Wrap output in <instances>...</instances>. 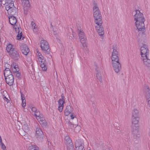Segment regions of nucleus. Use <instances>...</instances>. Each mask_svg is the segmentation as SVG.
<instances>
[{"label":"nucleus","mask_w":150,"mask_h":150,"mask_svg":"<svg viewBox=\"0 0 150 150\" xmlns=\"http://www.w3.org/2000/svg\"><path fill=\"white\" fill-rule=\"evenodd\" d=\"M6 9L11 15L14 14L16 12V8L14 6L13 0H5Z\"/></svg>","instance_id":"obj_4"},{"label":"nucleus","mask_w":150,"mask_h":150,"mask_svg":"<svg viewBox=\"0 0 150 150\" xmlns=\"http://www.w3.org/2000/svg\"><path fill=\"white\" fill-rule=\"evenodd\" d=\"M24 38V37H22V40L23 39V38Z\"/></svg>","instance_id":"obj_57"},{"label":"nucleus","mask_w":150,"mask_h":150,"mask_svg":"<svg viewBox=\"0 0 150 150\" xmlns=\"http://www.w3.org/2000/svg\"><path fill=\"white\" fill-rule=\"evenodd\" d=\"M63 107H58V110H59V112H61L63 109Z\"/></svg>","instance_id":"obj_47"},{"label":"nucleus","mask_w":150,"mask_h":150,"mask_svg":"<svg viewBox=\"0 0 150 150\" xmlns=\"http://www.w3.org/2000/svg\"><path fill=\"white\" fill-rule=\"evenodd\" d=\"M23 6L30 7V4L29 0H21Z\"/></svg>","instance_id":"obj_22"},{"label":"nucleus","mask_w":150,"mask_h":150,"mask_svg":"<svg viewBox=\"0 0 150 150\" xmlns=\"http://www.w3.org/2000/svg\"><path fill=\"white\" fill-rule=\"evenodd\" d=\"M50 25H51L52 27V28L53 26H52V23H51Z\"/></svg>","instance_id":"obj_56"},{"label":"nucleus","mask_w":150,"mask_h":150,"mask_svg":"<svg viewBox=\"0 0 150 150\" xmlns=\"http://www.w3.org/2000/svg\"><path fill=\"white\" fill-rule=\"evenodd\" d=\"M6 83L9 86L12 85L14 82V77L13 75H11L5 77Z\"/></svg>","instance_id":"obj_15"},{"label":"nucleus","mask_w":150,"mask_h":150,"mask_svg":"<svg viewBox=\"0 0 150 150\" xmlns=\"http://www.w3.org/2000/svg\"><path fill=\"white\" fill-rule=\"evenodd\" d=\"M40 47L44 52L46 54H49L50 53L49 46L48 42L45 40H42L40 41Z\"/></svg>","instance_id":"obj_5"},{"label":"nucleus","mask_w":150,"mask_h":150,"mask_svg":"<svg viewBox=\"0 0 150 150\" xmlns=\"http://www.w3.org/2000/svg\"><path fill=\"white\" fill-rule=\"evenodd\" d=\"M139 117L136 118L132 117V132L133 136L136 138L139 137L140 136L139 127L138 126L135 125H138L139 123Z\"/></svg>","instance_id":"obj_2"},{"label":"nucleus","mask_w":150,"mask_h":150,"mask_svg":"<svg viewBox=\"0 0 150 150\" xmlns=\"http://www.w3.org/2000/svg\"><path fill=\"white\" fill-rule=\"evenodd\" d=\"M42 55L41 53L38 52V51H37L36 52V55L37 56Z\"/></svg>","instance_id":"obj_48"},{"label":"nucleus","mask_w":150,"mask_h":150,"mask_svg":"<svg viewBox=\"0 0 150 150\" xmlns=\"http://www.w3.org/2000/svg\"><path fill=\"white\" fill-rule=\"evenodd\" d=\"M40 123L43 127H46L47 126V122L45 120L41 121H40Z\"/></svg>","instance_id":"obj_28"},{"label":"nucleus","mask_w":150,"mask_h":150,"mask_svg":"<svg viewBox=\"0 0 150 150\" xmlns=\"http://www.w3.org/2000/svg\"><path fill=\"white\" fill-rule=\"evenodd\" d=\"M22 53L25 55H27L29 52L28 47L26 45H23L21 47Z\"/></svg>","instance_id":"obj_16"},{"label":"nucleus","mask_w":150,"mask_h":150,"mask_svg":"<svg viewBox=\"0 0 150 150\" xmlns=\"http://www.w3.org/2000/svg\"><path fill=\"white\" fill-rule=\"evenodd\" d=\"M2 142V140L1 137L0 136V142Z\"/></svg>","instance_id":"obj_53"},{"label":"nucleus","mask_w":150,"mask_h":150,"mask_svg":"<svg viewBox=\"0 0 150 150\" xmlns=\"http://www.w3.org/2000/svg\"><path fill=\"white\" fill-rule=\"evenodd\" d=\"M132 117L136 118L139 117V112L137 110L134 109L132 111Z\"/></svg>","instance_id":"obj_23"},{"label":"nucleus","mask_w":150,"mask_h":150,"mask_svg":"<svg viewBox=\"0 0 150 150\" xmlns=\"http://www.w3.org/2000/svg\"><path fill=\"white\" fill-rule=\"evenodd\" d=\"M37 57L38 60L39 59H41V58L44 57L42 55L37 56Z\"/></svg>","instance_id":"obj_45"},{"label":"nucleus","mask_w":150,"mask_h":150,"mask_svg":"<svg viewBox=\"0 0 150 150\" xmlns=\"http://www.w3.org/2000/svg\"><path fill=\"white\" fill-rule=\"evenodd\" d=\"M20 93H21V100H22L23 99H25V98L24 97V95L23 94V93H22L21 92H20Z\"/></svg>","instance_id":"obj_42"},{"label":"nucleus","mask_w":150,"mask_h":150,"mask_svg":"<svg viewBox=\"0 0 150 150\" xmlns=\"http://www.w3.org/2000/svg\"><path fill=\"white\" fill-rule=\"evenodd\" d=\"M18 67V65H17L15 63H13L11 65V67L12 69H13V68H17Z\"/></svg>","instance_id":"obj_33"},{"label":"nucleus","mask_w":150,"mask_h":150,"mask_svg":"<svg viewBox=\"0 0 150 150\" xmlns=\"http://www.w3.org/2000/svg\"><path fill=\"white\" fill-rule=\"evenodd\" d=\"M37 119L38 120L39 122H40V121H43V120H45V118L43 117H41V116H40L38 118L37 117Z\"/></svg>","instance_id":"obj_37"},{"label":"nucleus","mask_w":150,"mask_h":150,"mask_svg":"<svg viewBox=\"0 0 150 150\" xmlns=\"http://www.w3.org/2000/svg\"><path fill=\"white\" fill-rule=\"evenodd\" d=\"M15 50V49L13 48V46L11 44H9L6 47L7 51V52L9 53V54Z\"/></svg>","instance_id":"obj_21"},{"label":"nucleus","mask_w":150,"mask_h":150,"mask_svg":"<svg viewBox=\"0 0 150 150\" xmlns=\"http://www.w3.org/2000/svg\"><path fill=\"white\" fill-rule=\"evenodd\" d=\"M15 75H16V77L18 78H20L21 76V74L19 72V71L15 73Z\"/></svg>","instance_id":"obj_40"},{"label":"nucleus","mask_w":150,"mask_h":150,"mask_svg":"<svg viewBox=\"0 0 150 150\" xmlns=\"http://www.w3.org/2000/svg\"><path fill=\"white\" fill-rule=\"evenodd\" d=\"M64 103L65 102H64V101H63L62 99H59L58 101V107H63Z\"/></svg>","instance_id":"obj_27"},{"label":"nucleus","mask_w":150,"mask_h":150,"mask_svg":"<svg viewBox=\"0 0 150 150\" xmlns=\"http://www.w3.org/2000/svg\"><path fill=\"white\" fill-rule=\"evenodd\" d=\"M95 69L96 71L97 72H98L99 71V67H98V66L96 64H95Z\"/></svg>","instance_id":"obj_39"},{"label":"nucleus","mask_w":150,"mask_h":150,"mask_svg":"<svg viewBox=\"0 0 150 150\" xmlns=\"http://www.w3.org/2000/svg\"><path fill=\"white\" fill-rule=\"evenodd\" d=\"M96 76L100 82L102 81V77L100 73L99 72H97L96 73Z\"/></svg>","instance_id":"obj_25"},{"label":"nucleus","mask_w":150,"mask_h":150,"mask_svg":"<svg viewBox=\"0 0 150 150\" xmlns=\"http://www.w3.org/2000/svg\"><path fill=\"white\" fill-rule=\"evenodd\" d=\"M0 145L2 149L4 150L6 149V147L5 145L2 143V142H0Z\"/></svg>","instance_id":"obj_36"},{"label":"nucleus","mask_w":150,"mask_h":150,"mask_svg":"<svg viewBox=\"0 0 150 150\" xmlns=\"http://www.w3.org/2000/svg\"><path fill=\"white\" fill-rule=\"evenodd\" d=\"M112 49H113L111 56L112 62L119 61V53L117 50L116 45H113Z\"/></svg>","instance_id":"obj_6"},{"label":"nucleus","mask_w":150,"mask_h":150,"mask_svg":"<svg viewBox=\"0 0 150 150\" xmlns=\"http://www.w3.org/2000/svg\"><path fill=\"white\" fill-rule=\"evenodd\" d=\"M65 139L66 141L69 142V143L71 142V140L68 136H66L65 137Z\"/></svg>","instance_id":"obj_38"},{"label":"nucleus","mask_w":150,"mask_h":150,"mask_svg":"<svg viewBox=\"0 0 150 150\" xmlns=\"http://www.w3.org/2000/svg\"><path fill=\"white\" fill-rule=\"evenodd\" d=\"M79 39H80V42L83 47L86 46V38L85 34L83 31H79L78 33Z\"/></svg>","instance_id":"obj_10"},{"label":"nucleus","mask_w":150,"mask_h":150,"mask_svg":"<svg viewBox=\"0 0 150 150\" xmlns=\"http://www.w3.org/2000/svg\"><path fill=\"white\" fill-rule=\"evenodd\" d=\"M29 150H38L36 148H32V149H29Z\"/></svg>","instance_id":"obj_51"},{"label":"nucleus","mask_w":150,"mask_h":150,"mask_svg":"<svg viewBox=\"0 0 150 150\" xmlns=\"http://www.w3.org/2000/svg\"><path fill=\"white\" fill-rule=\"evenodd\" d=\"M10 55L14 60H18L20 58V52L15 49L10 53Z\"/></svg>","instance_id":"obj_12"},{"label":"nucleus","mask_w":150,"mask_h":150,"mask_svg":"<svg viewBox=\"0 0 150 150\" xmlns=\"http://www.w3.org/2000/svg\"><path fill=\"white\" fill-rule=\"evenodd\" d=\"M18 34L16 36V38L17 40H20L22 36V32H20L19 30V28H18Z\"/></svg>","instance_id":"obj_26"},{"label":"nucleus","mask_w":150,"mask_h":150,"mask_svg":"<svg viewBox=\"0 0 150 150\" xmlns=\"http://www.w3.org/2000/svg\"><path fill=\"white\" fill-rule=\"evenodd\" d=\"M102 21L101 23H99V21L97 23H95L97 25L96 27V30L99 35L100 36H102L104 34V29L102 25Z\"/></svg>","instance_id":"obj_9"},{"label":"nucleus","mask_w":150,"mask_h":150,"mask_svg":"<svg viewBox=\"0 0 150 150\" xmlns=\"http://www.w3.org/2000/svg\"><path fill=\"white\" fill-rule=\"evenodd\" d=\"M32 28L34 32L37 33L38 31V29L37 27H35L36 25L35 23L33 21H32L31 23Z\"/></svg>","instance_id":"obj_24"},{"label":"nucleus","mask_w":150,"mask_h":150,"mask_svg":"<svg viewBox=\"0 0 150 150\" xmlns=\"http://www.w3.org/2000/svg\"><path fill=\"white\" fill-rule=\"evenodd\" d=\"M93 16L94 18L95 23H97L99 21V23H101L102 16L100 10L97 4L94 1L93 3Z\"/></svg>","instance_id":"obj_3"},{"label":"nucleus","mask_w":150,"mask_h":150,"mask_svg":"<svg viewBox=\"0 0 150 150\" xmlns=\"http://www.w3.org/2000/svg\"><path fill=\"white\" fill-rule=\"evenodd\" d=\"M11 71L8 68H6L4 71V77H7L11 75H13Z\"/></svg>","instance_id":"obj_20"},{"label":"nucleus","mask_w":150,"mask_h":150,"mask_svg":"<svg viewBox=\"0 0 150 150\" xmlns=\"http://www.w3.org/2000/svg\"><path fill=\"white\" fill-rule=\"evenodd\" d=\"M147 91L146 93V99H148V98L150 97V90H149L148 87L147 88Z\"/></svg>","instance_id":"obj_30"},{"label":"nucleus","mask_w":150,"mask_h":150,"mask_svg":"<svg viewBox=\"0 0 150 150\" xmlns=\"http://www.w3.org/2000/svg\"><path fill=\"white\" fill-rule=\"evenodd\" d=\"M32 111L35 113L38 110L35 107H32L31 108Z\"/></svg>","instance_id":"obj_41"},{"label":"nucleus","mask_w":150,"mask_h":150,"mask_svg":"<svg viewBox=\"0 0 150 150\" xmlns=\"http://www.w3.org/2000/svg\"><path fill=\"white\" fill-rule=\"evenodd\" d=\"M69 126L71 127L72 126H73V125H72V124L71 123H69Z\"/></svg>","instance_id":"obj_52"},{"label":"nucleus","mask_w":150,"mask_h":150,"mask_svg":"<svg viewBox=\"0 0 150 150\" xmlns=\"http://www.w3.org/2000/svg\"><path fill=\"white\" fill-rule=\"evenodd\" d=\"M132 14H134V18L137 29L139 31H144L145 30L144 22L145 19L143 14L139 10H136L133 11Z\"/></svg>","instance_id":"obj_1"},{"label":"nucleus","mask_w":150,"mask_h":150,"mask_svg":"<svg viewBox=\"0 0 150 150\" xmlns=\"http://www.w3.org/2000/svg\"><path fill=\"white\" fill-rule=\"evenodd\" d=\"M35 136L39 141L42 142L43 141L44 137L43 132L39 127L36 128Z\"/></svg>","instance_id":"obj_7"},{"label":"nucleus","mask_w":150,"mask_h":150,"mask_svg":"<svg viewBox=\"0 0 150 150\" xmlns=\"http://www.w3.org/2000/svg\"><path fill=\"white\" fill-rule=\"evenodd\" d=\"M148 56L142 57L144 64L147 67L150 66V59L148 58Z\"/></svg>","instance_id":"obj_17"},{"label":"nucleus","mask_w":150,"mask_h":150,"mask_svg":"<svg viewBox=\"0 0 150 150\" xmlns=\"http://www.w3.org/2000/svg\"><path fill=\"white\" fill-rule=\"evenodd\" d=\"M113 69L116 73L119 72L121 69V65L119 61L112 62Z\"/></svg>","instance_id":"obj_13"},{"label":"nucleus","mask_w":150,"mask_h":150,"mask_svg":"<svg viewBox=\"0 0 150 150\" xmlns=\"http://www.w3.org/2000/svg\"><path fill=\"white\" fill-rule=\"evenodd\" d=\"M24 6V13L25 15H27L28 13V8L30 7L26 6Z\"/></svg>","instance_id":"obj_31"},{"label":"nucleus","mask_w":150,"mask_h":150,"mask_svg":"<svg viewBox=\"0 0 150 150\" xmlns=\"http://www.w3.org/2000/svg\"><path fill=\"white\" fill-rule=\"evenodd\" d=\"M71 118L72 119H73L75 117V115L73 113H71L70 115Z\"/></svg>","instance_id":"obj_43"},{"label":"nucleus","mask_w":150,"mask_h":150,"mask_svg":"<svg viewBox=\"0 0 150 150\" xmlns=\"http://www.w3.org/2000/svg\"><path fill=\"white\" fill-rule=\"evenodd\" d=\"M4 100L7 103L8 102L9 100L5 96L4 98Z\"/></svg>","instance_id":"obj_49"},{"label":"nucleus","mask_w":150,"mask_h":150,"mask_svg":"<svg viewBox=\"0 0 150 150\" xmlns=\"http://www.w3.org/2000/svg\"><path fill=\"white\" fill-rule=\"evenodd\" d=\"M67 149V150H74V149L73 146L70 145L68 146Z\"/></svg>","instance_id":"obj_34"},{"label":"nucleus","mask_w":150,"mask_h":150,"mask_svg":"<svg viewBox=\"0 0 150 150\" xmlns=\"http://www.w3.org/2000/svg\"><path fill=\"white\" fill-rule=\"evenodd\" d=\"M77 30L78 31V33L79 32V31H83L81 30V27L80 26H77Z\"/></svg>","instance_id":"obj_46"},{"label":"nucleus","mask_w":150,"mask_h":150,"mask_svg":"<svg viewBox=\"0 0 150 150\" xmlns=\"http://www.w3.org/2000/svg\"><path fill=\"white\" fill-rule=\"evenodd\" d=\"M72 111L71 107L70 105H67L64 111V115L66 116H68Z\"/></svg>","instance_id":"obj_19"},{"label":"nucleus","mask_w":150,"mask_h":150,"mask_svg":"<svg viewBox=\"0 0 150 150\" xmlns=\"http://www.w3.org/2000/svg\"><path fill=\"white\" fill-rule=\"evenodd\" d=\"M141 54L142 57L148 56L149 50L148 49L147 46L145 44H143L141 47Z\"/></svg>","instance_id":"obj_8"},{"label":"nucleus","mask_w":150,"mask_h":150,"mask_svg":"<svg viewBox=\"0 0 150 150\" xmlns=\"http://www.w3.org/2000/svg\"><path fill=\"white\" fill-rule=\"evenodd\" d=\"M11 71L12 73L14 74H15V73H16L19 71V69L18 67L17 68H15L12 69Z\"/></svg>","instance_id":"obj_32"},{"label":"nucleus","mask_w":150,"mask_h":150,"mask_svg":"<svg viewBox=\"0 0 150 150\" xmlns=\"http://www.w3.org/2000/svg\"><path fill=\"white\" fill-rule=\"evenodd\" d=\"M79 130H78V132H79Z\"/></svg>","instance_id":"obj_58"},{"label":"nucleus","mask_w":150,"mask_h":150,"mask_svg":"<svg viewBox=\"0 0 150 150\" xmlns=\"http://www.w3.org/2000/svg\"><path fill=\"white\" fill-rule=\"evenodd\" d=\"M64 98V94L62 93L61 96V98L60 99H62L63 101H64V102H65V99Z\"/></svg>","instance_id":"obj_44"},{"label":"nucleus","mask_w":150,"mask_h":150,"mask_svg":"<svg viewBox=\"0 0 150 150\" xmlns=\"http://www.w3.org/2000/svg\"><path fill=\"white\" fill-rule=\"evenodd\" d=\"M147 100L148 101V104L150 106V97L148 98V99H147Z\"/></svg>","instance_id":"obj_50"},{"label":"nucleus","mask_w":150,"mask_h":150,"mask_svg":"<svg viewBox=\"0 0 150 150\" xmlns=\"http://www.w3.org/2000/svg\"><path fill=\"white\" fill-rule=\"evenodd\" d=\"M8 18L10 23L11 25H14L16 23L17 20L15 17L10 16Z\"/></svg>","instance_id":"obj_18"},{"label":"nucleus","mask_w":150,"mask_h":150,"mask_svg":"<svg viewBox=\"0 0 150 150\" xmlns=\"http://www.w3.org/2000/svg\"><path fill=\"white\" fill-rule=\"evenodd\" d=\"M26 105V100L25 99L22 100V105L23 108L25 107Z\"/></svg>","instance_id":"obj_35"},{"label":"nucleus","mask_w":150,"mask_h":150,"mask_svg":"<svg viewBox=\"0 0 150 150\" xmlns=\"http://www.w3.org/2000/svg\"><path fill=\"white\" fill-rule=\"evenodd\" d=\"M79 128V127H75V129L74 130L75 131V130H76V129Z\"/></svg>","instance_id":"obj_55"},{"label":"nucleus","mask_w":150,"mask_h":150,"mask_svg":"<svg viewBox=\"0 0 150 150\" xmlns=\"http://www.w3.org/2000/svg\"><path fill=\"white\" fill-rule=\"evenodd\" d=\"M76 150H83L84 148V144L83 141L78 140L75 142Z\"/></svg>","instance_id":"obj_14"},{"label":"nucleus","mask_w":150,"mask_h":150,"mask_svg":"<svg viewBox=\"0 0 150 150\" xmlns=\"http://www.w3.org/2000/svg\"><path fill=\"white\" fill-rule=\"evenodd\" d=\"M34 114L37 119V117L38 118L41 116L40 114V112L38 110L36 112H35Z\"/></svg>","instance_id":"obj_29"},{"label":"nucleus","mask_w":150,"mask_h":150,"mask_svg":"<svg viewBox=\"0 0 150 150\" xmlns=\"http://www.w3.org/2000/svg\"><path fill=\"white\" fill-rule=\"evenodd\" d=\"M3 0H0V4H2V1Z\"/></svg>","instance_id":"obj_54"},{"label":"nucleus","mask_w":150,"mask_h":150,"mask_svg":"<svg viewBox=\"0 0 150 150\" xmlns=\"http://www.w3.org/2000/svg\"><path fill=\"white\" fill-rule=\"evenodd\" d=\"M41 59L38 60L40 64V67L42 68V70L46 71L47 69V63L46 59L44 57L42 58Z\"/></svg>","instance_id":"obj_11"}]
</instances>
